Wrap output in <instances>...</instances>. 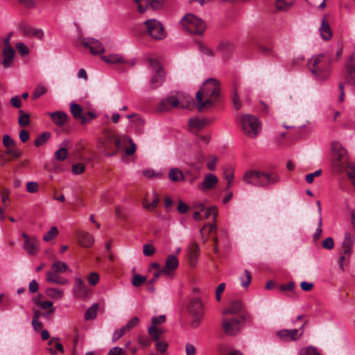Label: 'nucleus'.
I'll list each match as a JSON object with an SVG mask.
<instances>
[{"mask_svg": "<svg viewBox=\"0 0 355 355\" xmlns=\"http://www.w3.org/2000/svg\"><path fill=\"white\" fill-rule=\"evenodd\" d=\"M220 83L216 79H207L196 95L198 111L212 107L220 96Z\"/></svg>", "mask_w": 355, "mask_h": 355, "instance_id": "1", "label": "nucleus"}, {"mask_svg": "<svg viewBox=\"0 0 355 355\" xmlns=\"http://www.w3.org/2000/svg\"><path fill=\"white\" fill-rule=\"evenodd\" d=\"M331 56L327 53L315 55L309 59L308 67L318 80H325L331 75Z\"/></svg>", "mask_w": 355, "mask_h": 355, "instance_id": "2", "label": "nucleus"}, {"mask_svg": "<svg viewBox=\"0 0 355 355\" xmlns=\"http://www.w3.org/2000/svg\"><path fill=\"white\" fill-rule=\"evenodd\" d=\"M243 180L254 186L266 187L279 182V177L275 173H266L258 171H248L244 174Z\"/></svg>", "mask_w": 355, "mask_h": 355, "instance_id": "3", "label": "nucleus"}, {"mask_svg": "<svg viewBox=\"0 0 355 355\" xmlns=\"http://www.w3.org/2000/svg\"><path fill=\"white\" fill-rule=\"evenodd\" d=\"M331 164L337 172H343L352 162L348 160L347 150L340 143L335 141L331 145Z\"/></svg>", "mask_w": 355, "mask_h": 355, "instance_id": "4", "label": "nucleus"}, {"mask_svg": "<svg viewBox=\"0 0 355 355\" xmlns=\"http://www.w3.org/2000/svg\"><path fill=\"white\" fill-rule=\"evenodd\" d=\"M182 27L193 35H202L207 26L205 22L198 16L188 13L181 20Z\"/></svg>", "mask_w": 355, "mask_h": 355, "instance_id": "5", "label": "nucleus"}, {"mask_svg": "<svg viewBox=\"0 0 355 355\" xmlns=\"http://www.w3.org/2000/svg\"><path fill=\"white\" fill-rule=\"evenodd\" d=\"M250 318L248 314L239 317H223L222 320L223 331L226 335L235 336L241 331L245 321Z\"/></svg>", "mask_w": 355, "mask_h": 355, "instance_id": "6", "label": "nucleus"}, {"mask_svg": "<svg viewBox=\"0 0 355 355\" xmlns=\"http://www.w3.org/2000/svg\"><path fill=\"white\" fill-rule=\"evenodd\" d=\"M241 125L243 134L250 138L256 137L261 130V125L259 119L251 114H244L242 116Z\"/></svg>", "mask_w": 355, "mask_h": 355, "instance_id": "7", "label": "nucleus"}, {"mask_svg": "<svg viewBox=\"0 0 355 355\" xmlns=\"http://www.w3.org/2000/svg\"><path fill=\"white\" fill-rule=\"evenodd\" d=\"M345 82H340L338 85L339 97L338 101L340 103L344 101L345 92L344 86L345 83L349 85L355 87V58L352 56L349 58L345 62Z\"/></svg>", "mask_w": 355, "mask_h": 355, "instance_id": "8", "label": "nucleus"}, {"mask_svg": "<svg viewBox=\"0 0 355 355\" xmlns=\"http://www.w3.org/2000/svg\"><path fill=\"white\" fill-rule=\"evenodd\" d=\"M188 312L193 317L191 322L192 328L196 329L199 327L201 320L204 315V305L200 298H192L187 305Z\"/></svg>", "mask_w": 355, "mask_h": 355, "instance_id": "9", "label": "nucleus"}, {"mask_svg": "<svg viewBox=\"0 0 355 355\" xmlns=\"http://www.w3.org/2000/svg\"><path fill=\"white\" fill-rule=\"evenodd\" d=\"M147 61L149 68L156 73V75L150 79L149 85L151 89H156L162 85L164 81L165 72L163 70L161 63L158 60L153 58H148Z\"/></svg>", "mask_w": 355, "mask_h": 355, "instance_id": "10", "label": "nucleus"}, {"mask_svg": "<svg viewBox=\"0 0 355 355\" xmlns=\"http://www.w3.org/2000/svg\"><path fill=\"white\" fill-rule=\"evenodd\" d=\"M146 32L152 38L162 40L166 36V33L160 21L155 19H147L144 22Z\"/></svg>", "mask_w": 355, "mask_h": 355, "instance_id": "11", "label": "nucleus"}, {"mask_svg": "<svg viewBox=\"0 0 355 355\" xmlns=\"http://www.w3.org/2000/svg\"><path fill=\"white\" fill-rule=\"evenodd\" d=\"M353 245V241L351 238V234L346 232L345 234V239L343 243L342 252L338 259L340 268L343 270L344 263H348Z\"/></svg>", "mask_w": 355, "mask_h": 355, "instance_id": "12", "label": "nucleus"}, {"mask_svg": "<svg viewBox=\"0 0 355 355\" xmlns=\"http://www.w3.org/2000/svg\"><path fill=\"white\" fill-rule=\"evenodd\" d=\"M304 324L299 329H282L277 332V336L284 341H295L301 338L304 333Z\"/></svg>", "mask_w": 355, "mask_h": 355, "instance_id": "13", "label": "nucleus"}, {"mask_svg": "<svg viewBox=\"0 0 355 355\" xmlns=\"http://www.w3.org/2000/svg\"><path fill=\"white\" fill-rule=\"evenodd\" d=\"M82 44L85 48L89 49L94 55L103 53L105 51L102 44L94 38L83 39Z\"/></svg>", "mask_w": 355, "mask_h": 355, "instance_id": "14", "label": "nucleus"}, {"mask_svg": "<svg viewBox=\"0 0 355 355\" xmlns=\"http://www.w3.org/2000/svg\"><path fill=\"white\" fill-rule=\"evenodd\" d=\"M75 284L73 288L74 295L79 298H85L89 295V289L85 285L83 280L78 277L75 278Z\"/></svg>", "mask_w": 355, "mask_h": 355, "instance_id": "15", "label": "nucleus"}, {"mask_svg": "<svg viewBox=\"0 0 355 355\" xmlns=\"http://www.w3.org/2000/svg\"><path fill=\"white\" fill-rule=\"evenodd\" d=\"M218 179L211 173L207 174L201 184L198 185V189L200 191H207L215 188L218 183Z\"/></svg>", "mask_w": 355, "mask_h": 355, "instance_id": "16", "label": "nucleus"}, {"mask_svg": "<svg viewBox=\"0 0 355 355\" xmlns=\"http://www.w3.org/2000/svg\"><path fill=\"white\" fill-rule=\"evenodd\" d=\"M179 261L178 257L175 255H169L166 259L165 266L162 269L164 275L170 276L173 271L178 267Z\"/></svg>", "mask_w": 355, "mask_h": 355, "instance_id": "17", "label": "nucleus"}, {"mask_svg": "<svg viewBox=\"0 0 355 355\" xmlns=\"http://www.w3.org/2000/svg\"><path fill=\"white\" fill-rule=\"evenodd\" d=\"M319 32L321 37L324 40H329L332 37V31L327 15H324L322 19Z\"/></svg>", "mask_w": 355, "mask_h": 355, "instance_id": "18", "label": "nucleus"}, {"mask_svg": "<svg viewBox=\"0 0 355 355\" xmlns=\"http://www.w3.org/2000/svg\"><path fill=\"white\" fill-rule=\"evenodd\" d=\"M200 248L198 245L193 242L188 247L189 263L191 266H195L196 261L198 257Z\"/></svg>", "mask_w": 355, "mask_h": 355, "instance_id": "19", "label": "nucleus"}, {"mask_svg": "<svg viewBox=\"0 0 355 355\" xmlns=\"http://www.w3.org/2000/svg\"><path fill=\"white\" fill-rule=\"evenodd\" d=\"M46 114L51 118L55 125L59 127L62 126L67 119V114L62 111L47 112Z\"/></svg>", "mask_w": 355, "mask_h": 355, "instance_id": "20", "label": "nucleus"}, {"mask_svg": "<svg viewBox=\"0 0 355 355\" xmlns=\"http://www.w3.org/2000/svg\"><path fill=\"white\" fill-rule=\"evenodd\" d=\"M165 104H169L171 107L173 108H180V100L178 99L177 95L175 96H171L166 98L165 100L162 101L158 105V110L160 112H165L166 108L164 107Z\"/></svg>", "mask_w": 355, "mask_h": 355, "instance_id": "21", "label": "nucleus"}, {"mask_svg": "<svg viewBox=\"0 0 355 355\" xmlns=\"http://www.w3.org/2000/svg\"><path fill=\"white\" fill-rule=\"evenodd\" d=\"M71 108V112L73 115V116L75 119H80L81 123L84 124L87 121V119L86 118V116L83 114V109L82 107L77 103H73L71 104L70 106Z\"/></svg>", "mask_w": 355, "mask_h": 355, "instance_id": "22", "label": "nucleus"}, {"mask_svg": "<svg viewBox=\"0 0 355 355\" xmlns=\"http://www.w3.org/2000/svg\"><path fill=\"white\" fill-rule=\"evenodd\" d=\"M79 244L84 248L91 247L94 242V239L92 234L88 232H80L78 235Z\"/></svg>", "mask_w": 355, "mask_h": 355, "instance_id": "23", "label": "nucleus"}, {"mask_svg": "<svg viewBox=\"0 0 355 355\" xmlns=\"http://www.w3.org/2000/svg\"><path fill=\"white\" fill-rule=\"evenodd\" d=\"M243 305L241 301L235 300L233 301L230 306L223 311V314L234 315L240 313L242 311Z\"/></svg>", "mask_w": 355, "mask_h": 355, "instance_id": "24", "label": "nucleus"}, {"mask_svg": "<svg viewBox=\"0 0 355 355\" xmlns=\"http://www.w3.org/2000/svg\"><path fill=\"white\" fill-rule=\"evenodd\" d=\"M168 178L174 182L185 181V175L181 169L178 168H173L168 172Z\"/></svg>", "mask_w": 355, "mask_h": 355, "instance_id": "25", "label": "nucleus"}, {"mask_svg": "<svg viewBox=\"0 0 355 355\" xmlns=\"http://www.w3.org/2000/svg\"><path fill=\"white\" fill-rule=\"evenodd\" d=\"M37 240L35 237H32L30 241L24 242V249L29 255H35L38 251Z\"/></svg>", "mask_w": 355, "mask_h": 355, "instance_id": "26", "label": "nucleus"}, {"mask_svg": "<svg viewBox=\"0 0 355 355\" xmlns=\"http://www.w3.org/2000/svg\"><path fill=\"white\" fill-rule=\"evenodd\" d=\"M177 96L180 100V108H190L193 105V100L191 96L182 92L177 93Z\"/></svg>", "mask_w": 355, "mask_h": 355, "instance_id": "27", "label": "nucleus"}, {"mask_svg": "<svg viewBox=\"0 0 355 355\" xmlns=\"http://www.w3.org/2000/svg\"><path fill=\"white\" fill-rule=\"evenodd\" d=\"M102 59L109 64H125L127 62L124 57L120 54H110L102 56Z\"/></svg>", "mask_w": 355, "mask_h": 355, "instance_id": "28", "label": "nucleus"}, {"mask_svg": "<svg viewBox=\"0 0 355 355\" xmlns=\"http://www.w3.org/2000/svg\"><path fill=\"white\" fill-rule=\"evenodd\" d=\"M3 53L4 55L3 64L5 67H8L10 66L12 61V58L15 55V51L11 46H5L3 50Z\"/></svg>", "mask_w": 355, "mask_h": 355, "instance_id": "29", "label": "nucleus"}, {"mask_svg": "<svg viewBox=\"0 0 355 355\" xmlns=\"http://www.w3.org/2000/svg\"><path fill=\"white\" fill-rule=\"evenodd\" d=\"M128 137L125 135H123V137H116L113 141V150L111 152H110V156H112L116 154L119 152V150L122 148L123 145H125L126 142H128Z\"/></svg>", "mask_w": 355, "mask_h": 355, "instance_id": "30", "label": "nucleus"}, {"mask_svg": "<svg viewBox=\"0 0 355 355\" xmlns=\"http://www.w3.org/2000/svg\"><path fill=\"white\" fill-rule=\"evenodd\" d=\"M69 269L68 266L64 262L55 261L52 263L51 270L46 273L59 274L65 272Z\"/></svg>", "mask_w": 355, "mask_h": 355, "instance_id": "31", "label": "nucleus"}, {"mask_svg": "<svg viewBox=\"0 0 355 355\" xmlns=\"http://www.w3.org/2000/svg\"><path fill=\"white\" fill-rule=\"evenodd\" d=\"M159 202V196L156 193H154L152 202H150V203L148 202L147 200V198H145L142 200V205L147 211H153L157 207Z\"/></svg>", "mask_w": 355, "mask_h": 355, "instance_id": "32", "label": "nucleus"}, {"mask_svg": "<svg viewBox=\"0 0 355 355\" xmlns=\"http://www.w3.org/2000/svg\"><path fill=\"white\" fill-rule=\"evenodd\" d=\"M46 281L59 285H65L69 282L66 278L59 276L58 274L53 275V273H46Z\"/></svg>", "mask_w": 355, "mask_h": 355, "instance_id": "33", "label": "nucleus"}, {"mask_svg": "<svg viewBox=\"0 0 355 355\" xmlns=\"http://www.w3.org/2000/svg\"><path fill=\"white\" fill-rule=\"evenodd\" d=\"M207 120L205 119H199L198 117L191 118L189 120V126L190 128L202 130L206 125Z\"/></svg>", "mask_w": 355, "mask_h": 355, "instance_id": "34", "label": "nucleus"}, {"mask_svg": "<svg viewBox=\"0 0 355 355\" xmlns=\"http://www.w3.org/2000/svg\"><path fill=\"white\" fill-rule=\"evenodd\" d=\"M98 309V304L95 303L90 306L85 313V318L87 320H94L96 318L97 311Z\"/></svg>", "mask_w": 355, "mask_h": 355, "instance_id": "35", "label": "nucleus"}, {"mask_svg": "<svg viewBox=\"0 0 355 355\" xmlns=\"http://www.w3.org/2000/svg\"><path fill=\"white\" fill-rule=\"evenodd\" d=\"M344 171L346 172L349 180L355 188V164L351 163L349 164L346 168H345Z\"/></svg>", "mask_w": 355, "mask_h": 355, "instance_id": "36", "label": "nucleus"}, {"mask_svg": "<svg viewBox=\"0 0 355 355\" xmlns=\"http://www.w3.org/2000/svg\"><path fill=\"white\" fill-rule=\"evenodd\" d=\"M51 137V133L49 132H44L41 135H38L35 141V146L36 147L41 146L45 144Z\"/></svg>", "mask_w": 355, "mask_h": 355, "instance_id": "37", "label": "nucleus"}, {"mask_svg": "<svg viewBox=\"0 0 355 355\" xmlns=\"http://www.w3.org/2000/svg\"><path fill=\"white\" fill-rule=\"evenodd\" d=\"M46 293L49 297L53 299H61L64 295V292L62 290L54 288L46 289Z\"/></svg>", "mask_w": 355, "mask_h": 355, "instance_id": "38", "label": "nucleus"}, {"mask_svg": "<svg viewBox=\"0 0 355 355\" xmlns=\"http://www.w3.org/2000/svg\"><path fill=\"white\" fill-rule=\"evenodd\" d=\"M101 148H102L103 152L107 156H110V152L113 150L114 142L112 140H105L103 139L101 141Z\"/></svg>", "mask_w": 355, "mask_h": 355, "instance_id": "39", "label": "nucleus"}, {"mask_svg": "<svg viewBox=\"0 0 355 355\" xmlns=\"http://www.w3.org/2000/svg\"><path fill=\"white\" fill-rule=\"evenodd\" d=\"M240 280L243 287H248L252 281L251 272L248 270H245L244 273L240 277Z\"/></svg>", "mask_w": 355, "mask_h": 355, "instance_id": "40", "label": "nucleus"}, {"mask_svg": "<svg viewBox=\"0 0 355 355\" xmlns=\"http://www.w3.org/2000/svg\"><path fill=\"white\" fill-rule=\"evenodd\" d=\"M6 150L5 151V154L11 155L15 158H19L21 157L23 152L19 148H17L15 146L6 147Z\"/></svg>", "mask_w": 355, "mask_h": 355, "instance_id": "41", "label": "nucleus"}, {"mask_svg": "<svg viewBox=\"0 0 355 355\" xmlns=\"http://www.w3.org/2000/svg\"><path fill=\"white\" fill-rule=\"evenodd\" d=\"M47 92V88L43 85H38L35 88L33 94H32V98L33 99H37L40 98L41 96Z\"/></svg>", "mask_w": 355, "mask_h": 355, "instance_id": "42", "label": "nucleus"}, {"mask_svg": "<svg viewBox=\"0 0 355 355\" xmlns=\"http://www.w3.org/2000/svg\"><path fill=\"white\" fill-rule=\"evenodd\" d=\"M20 116L18 120V123L21 127H26L30 123V117L28 114L24 112L22 110L19 111Z\"/></svg>", "mask_w": 355, "mask_h": 355, "instance_id": "43", "label": "nucleus"}, {"mask_svg": "<svg viewBox=\"0 0 355 355\" xmlns=\"http://www.w3.org/2000/svg\"><path fill=\"white\" fill-rule=\"evenodd\" d=\"M58 234V228L55 226H53L51 227L49 231L44 235L43 240L44 241H50L52 239H53L54 238H55Z\"/></svg>", "mask_w": 355, "mask_h": 355, "instance_id": "44", "label": "nucleus"}, {"mask_svg": "<svg viewBox=\"0 0 355 355\" xmlns=\"http://www.w3.org/2000/svg\"><path fill=\"white\" fill-rule=\"evenodd\" d=\"M148 332L149 335L153 338V339L156 342L159 340V337L162 335L161 329L157 328L155 326H151L148 329Z\"/></svg>", "mask_w": 355, "mask_h": 355, "instance_id": "45", "label": "nucleus"}, {"mask_svg": "<svg viewBox=\"0 0 355 355\" xmlns=\"http://www.w3.org/2000/svg\"><path fill=\"white\" fill-rule=\"evenodd\" d=\"M10 191L8 188L4 187L2 188L1 190V198L5 207H7L8 205V202L10 201Z\"/></svg>", "mask_w": 355, "mask_h": 355, "instance_id": "46", "label": "nucleus"}, {"mask_svg": "<svg viewBox=\"0 0 355 355\" xmlns=\"http://www.w3.org/2000/svg\"><path fill=\"white\" fill-rule=\"evenodd\" d=\"M68 155L67 149L65 148H60L55 152V157L59 161H64L67 159Z\"/></svg>", "mask_w": 355, "mask_h": 355, "instance_id": "47", "label": "nucleus"}, {"mask_svg": "<svg viewBox=\"0 0 355 355\" xmlns=\"http://www.w3.org/2000/svg\"><path fill=\"white\" fill-rule=\"evenodd\" d=\"M146 281V277L141 276L140 275H135L132 279V284L134 286L138 287Z\"/></svg>", "mask_w": 355, "mask_h": 355, "instance_id": "48", "label": "nucleus"}, {"mask_svg": "<svg viewBox=\"0 0 355 355\" xmlns=\"http://www.w3.org/2000/svg\"><path fill=\"white\" fill-rule=\"evenodd\" d=\"M127 332H128V330L125 329V327H123L120 329H116L113 334L112 340L113 341L118 340Z\"/></svg>", "mask_w": 355, "mask_h": 355, "instance_id": "49", "label": "nucleus"}, {"mask_svg": "<svg viewBox=\"0 0 355 355\" xmlns=\"http://www.w3.org/2000/svg\"><path fill=\"white\" fill-rule=\"evenodd\" d=\"M218 162V158L215 155H210L209 157L208 162L207 163V167L210 171H214L216 169V165Z\"/></svg>", "mask_w": 355, "mask_h": 355, "instance_id": "50", "label": "nucleus"}, {"mask_svg": "<svg viewBox=\"0 0 355 355\" xmlns=\"http://www.w3.org/2000/svg\"><path fill=\"white\" fill-rule=\"evenodd\" d=\"M98 281L99 275L98 273L95 272H92L87 278V282L91 286H96L98 284Z\"/></svg>", "mask_w": 355, "mask_h": 355, "instance_id": "51", "label": "nucleus"}, {"mask_svg": "<svg viewBox=\"0 0 355 355\" xmlns=\"http://www.w3.org/2000/svg\"><path fill=\"white\" fill-rule=\"evenodd\" d=\"M146 1L153 9H159L163 6L165 0H146Z\"/></svg>", "mask_w": 355, "mask_h": 355, "instance_id": "52", "label": "nucleus"}, {"mask_svg": "<svg viewBox=\"0 0 355 355\" xmlns=\"http://www.w3.org/2000/svg\"><path fill=\"white\" fill-rule=\"evenodd\" d=\"M168 343L164 341H157L155 345L156 350L159 353H164L168 349Z\"/></svg>", "mask_w": 355, "mask_h": 355, "instance_id": "53", "label": "nucleus"}, {"mask_svg": "<svg viewBox=\"0 0 355 355\" xmlns=\"http://www.w3.org/2000/svg\"><path fill=\"white\" fill-rule=\"evenodd\" d=\"M85 170V166L83 163H77L73 165L72 171L74 174L79 175L83 173Z\"/></svg>", "mask_w": 355, "mask_h": 355, "instance_id": "54", "label": "nucleus"}, {"mask_svg": "<svg viewBox=\"0 0 355 355\" xmlns=\"http://www.w3.org/2000/svg\"><path fill=\"white\" fill-rule=\"evenodd\" d=\"M232 101H233V104H234V106L236 110L241 109L242 104H241V102L240 98L239 97L238 92L236 90V89H234V94H233V96H232Z\"/></svg>", "mask_w": 355, "mask_h": 355, "instance_id": "55", "label": "nucleus"}, {"mask_svg": "<svg viewBox=\"0 0 355 355\" xmlns=\"http://www.w3.org/2000/svg\"><path fill=\"white\" fill-rule=\"evenodd\" d=\"M16 49L19 51V53L22 55H26L28 53L29 50L27 46L22 43L19 42L16 44Z\"/></svg>", "mask_w": 355, "mask_h": 355, "instance_id": "56", "label": "nucleus"}, {"mask_svg": "<svg viewBox=\"0 0 355 355\" xmlns=\"http://www.w3.org/2000/svg\"><path fill=\"white\" fill-rule=\"evenodd\" d=\"M143 252L146 256H152L155 252V248L151 244H146L144 246Z\"/></svg>", "mask_w": 355, "mask_h": 355, "instance_id": "57", "label": "nucleus"}, {"mask_svg": "<svg viewBox=\"0 0 355 355\" xmlns=\"http://www.w3.org/2000/svg\"><path fill=\"white\" fill-rule=\"evenodd\" d=\"M218 48L222 51H227V52H232L234 49L233 44L229 42H220Z\"/></svg>", "mask_w": 355, "mask_h": 355, "instance_id": "58", "label": "nucleus"}, {"mask_svg": "<svg viewBox=\"0 0 355 355\" xmlns=\"http://www.w3.org/2000/svg\"><path fill=\"white\" fill-rule=\"evenodd\" d=\"M275 6L277 10H284L289 8L290 4L286 0H276Z\"/></svg>", "mask_w": 355, "mask_h": 355, "instance_id": "59", "label": "nucleus"}, {"mask_svg": "<svg viewBox=\"0 0 355 355\" xmlns=\"http://www.w3.org/2000/svg\"><path fill=\"white\" fill-rule=\"evenodd\" d=\"M225 288V284L220 283L216 288V300L217 302H220L221 300V295L223 293Z\"/></svg>", "mask_w": 355, "mask_h": 355, "instance_id": "60", "label": "nucleus"}, {"mask_svg": "<svg viewBox=\"0 0 355 355\" xmlns=\"http://www.w3.org/2000/svg\"><path fill=\"white\" fill-rule=\"evenodd\" d=\"M198 46L199 50L202 53H204V54H205L207 55L214 56L213 51L211 49H209L208 47L205 46L202 42H198Z\"/></svg>", "mask_w": 355, "mask_h": 355, "instance_id": "61", "label": "nucleus"}, {"mask_svg": "<svg viewBox=\"0 0 355 355\" xmlns=\"http://www.w3.org/2000/svg\"><path fill=\"white\" fill-rule=\"evenodd\" d=\"M139 322V318L135 316V317H133L131 320H130L129 322H128V324L126 325H125L124 327L128 330V331H129L130 329H132V328L136 327L138 324Z\"/></svg>", "mask_w": 355, "mask_h": 355, "instance_id": "62", "label": "nucleus"}, {"mask_svg": "<svg viewBox=\"0 0 355 355\" xmlns=\"http://www.w3.org/2000/svg\"><path fill=\"white\" fill-rule=\"evenodd\" d=\"M3 144L5 147H8L15 146L16 143L8 135H5L3 137Z\"/></svg>", "mask_w": 355, "mask_h": 355, "instance_id": "63", "label": "nucleus"}, {"mask_svg": "<svg viewBox=\"0 0 355 355\" xmlns=\"http://www.w3.org/2000/svg\"><path fill=\"white\" fill-rule=\"evenodd\" d=\"M108 355H127V354L122 348H121L119 347H114L109 351Z\"/></svg>", "mask_w": 355, "mask_h": 355, "instance_id": "64", "label": "nucleus"}]
</instances>
